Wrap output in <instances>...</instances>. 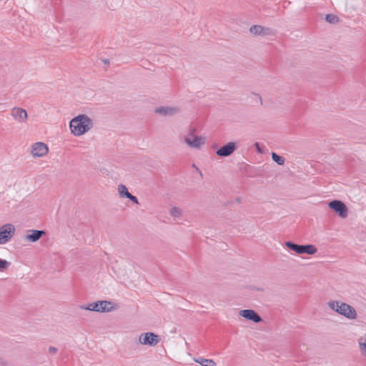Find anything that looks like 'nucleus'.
Segmentation results:
<instances>
[{"mask_svg": "<svg viewBox=\"0 0 366 366\" xmlns=\"http://www.w3.org/2000/svg\"><path fill=\"white\" fill-rule=\"evenodd\" d=\"M4 105L3 104H0V107H3Z\"/></svg>", "mask_w": 366, "mask_h": 366, "instance_id": "nucleus-31", "label": "nucleus"}, {"mask_svg": "<svg viewBox=\"0 0 366 366\" xmlns=\"http://www.w3.org/2000/svg\"><path fill=\"white\" fill-rule=\"evenodd\" d=\"M103 62L105 64H109V59H104L103 60Z\"/></svg>", "mask_w": 366, "mask_h": 366, "instance_id": "nucleus-28", "label": "nucleus"}, {"mask_svg": "<svg viewBox=\"0 0 366 366\" xmlns=\"http://www.w3.org/2000/svg\"><path fill=\"white\" fill-rule=\"evenodd\" d=\"M196 129L194 128L190 129V132L186 136L189 137L190 139H193L194 136V133L195 132Z\"/></svg>", "mask_w": 366, "mask_h": 366, "instance_id": "nucleus-25", "label": "nucleus"}, {"mask_svg": "<svg viewBox=\"0 0 366 366\" xmlns=\"http://www.w3.org/2000/svg\"><path fill=\"white\" fill-rule=\"evenodd\" d=\"M249 31L254 35L269 36L273 34L272 29L260 25H253L249 28Z\"/></svg>", "mask_w": 366, "mask_h": 366, "instance_id": "nucleus-13", "label": "nucleus"}, {"mask_svg": "<svg viewBox=\"0 0 366 366\" xmlns=\"http://www.w3.org/2000/svg\"><path fill=\"white\" fill-rule=\"evenodd\" d=\"M169 214L174 217H179L181 216L182 212L179 208L174 207L170 209Z\"/></svg>", "mask_w": 366, "mask_h": 366, "instance_id": "nucleus-21", "label": "nucleus"}, {"mask_svg": "<svg viewBox=\"0 0 366 366\" xmlns=\"http://www.w3.org/2000/svg\"><path fill=\"white\" fill-rule=\"evenodd\" d=\"M118 192L119 197L122 198H127L130 194L127 187L122 184L118 185Z\"/></svg>", "mask_w": 366, "mask_h": 366, "instance_id": "nucleus-17", "label": "nucleus"}, {"mask_svg": "<svg viewBox=\"0 0 366 366\" xmlns=\"http://www.w3.org/2000/svg\"><path fill=\"white\" fill-rule=\"evenodd\" d=\"M329 207L335 212L340 217L345 218L347 216L348 209L345 204L340 200L335 199L329 202Z\"/></svg>", "mask_w": 366, "mask_h": 366, "instance_id": "nucleus-7", "label": "nucleus"}, {"mask_svg": "<svg viewBox=\"0 0 366 366\" xmlns=\"http://www.w3.org/2000/svg\"><path fill=\"white\" fill-rule=\"evenodd\" d=\"M139 342L142 345L154 347L160 342V337L158 335H156L154 332H147L141 334L139 337Z\"/></svg>", "mask_w": 366, "mask_h": 366, "instance_id": "nucleus-6", "label": "nucleus"}, {"mask_svg": "<svg viewBox=\"0 0 366 366\" xmlns=\"http://www.w3.org/2000/svg\"><path fill=\"white\" fill-rule=\"evenodd\" d=\"M127 199H129L130 201H132L133 203H134L136 204H139V200L137 198V197L132 195L131 193L128 196Z\"/></svg>", "mask_w": 366, "mask_h": 366, "instance_id": "nucleus-23", "label": "nucleus"}, {"mask_svg": "<svg viewBox=\"0 0 366 366\" xmlns=\"http://www.w3.org/2000/svg\"><path fill=\"white\" fill-rule=\"evenodd\" d=\"M57 351H58V349L55 347L50 346L49 347V352L51 354H55L57 352Z\"/></svg>", "mask_w": 366, "mask_h": 366, "instance_id": "nucleus-26", "label": "nucleus"}, {"mask_svg": "<svg viewBox=\"0 0 366 366\" xmlns=\"http://www.w3.org/2000/svg\"><path fill=\"white\" fill-rule=\"evenodd\" d=\"M14 224L7 223L0 227V244H4L9 242L15 234Z\"/></svg>", "mask_w": 366, "mask_h": 366, "instance_id": "nucleus-5", "label": "nucleus"}, {"mask_svg": "<svg viewBox=\"0 0 366 366\" xmlns=\"http://www.w3.org/2000/svg\"><path fill=\"white\" fill-rule=\"evenodd\" d=\"M239 315L246 320H251L254 323H259L262 321L261 316L253 310H242L239 312Z\"/></svg>", "mask_w": 366, "mask_h": 366, "instance_id": "nucleus-9", "label": "nucleus"}, {"mask_svg": "<svg viewBox=\"0 0 366 366\" xmlns=\"http://www.w3.org/2000/svg\"><path fill=\"white\" fill-rule=\"evenodd\" d=\"M359 345L362 353L366 355V338L364 342H359Z\"/></svg>", "mask_w": 366, "mask_h": 366, "instance_id": "nucleus-22", "label": "nucleus"}, {"mask_svg": "<svg viewBox=\"0 0 366 366\" xmlns=\"http://www.w3.org/2000/svg\"><path fill=\"white\" fill-rule=\"evenodd\" d=\"M69 127L74 135L81 136L92 128L93 121L86 114H79L71 120Z\"/></svg>", "mask_w": 366, "mask_h": 366, "instance_id": "nucleus-1", "label": "nucleus"}, {"mask_svg": "<svg viewBox=\"0 0 366 366\" xmlns=\"http://www.w3.org/2000/svg\"><path fill=\"white\" fill-rule=\"evenodd\" d=\"M254 95L259 99L260 102L262 103V97H261V96L259 94H255Z\"/></svg>", "mask_w": 366, "mask_h": 366, "instance_id": "nucleus-27", "label": "nucleus"}, {"mask_svg": "<svg viewBox=\"0 0 366 366\" xmlns=\"http://www.w3.org/2000/svg\"><path fill=\"white\" fill-rule=\"evenodd\" d=\"M272 159L276 162L278 165H283L285 164V159L283 157L277 154V153L272 152L271 154Z\"/></svg>", "mask_w": 366, "mask_h": 366, "instance_id": "nucleus-18", "label": "nucleus"}, {"mask_svg": "<svg viewBox=\"0 0 366 366\" xmlns=\"http://www.w3.org/2000/svg\"><path fill=\"white\" fill-rule=\"evenodd\" d=\"M197 171L198 172V174H199V175L202 177V173L198 168H197Z\"/></svg>", "mask_w": 366, "mask_h": 366, "instance_id": "nucleus-29", "label": "nucleus"}, {"mask_svg": "<svg viewBox=\"0 0 366 366\" xmlns=\"http://www.w3.org/2000/svg\"><path fill=\"white\" fill-rule=\"evenodd\" d=\"M328 305L333 311L348 320H355L357 317V312L355 308L345 302L332 300L328 302Z\"/></svg>", "mask_w": 366, "mask_h": 366, "instance_id": "nucleus-2", "label": "nucleus"}, {"mask_svg": "<svg viewBox=\"0 0 366 366\" xmlns=\"http://www.w3.org/2000/svg\"><path fill=\"white\" fill-rule=\"evenodd\" d=\"M285 246L298 254H315L317 252V247L313 244H298L292 241L285 242Z\"/></svg>", "mask_w": 366, "mask_h": 366, "instance_id": "nucleus-4", "label": "nucleus"}, {"mask_svg": "<svg viewBox=\"0 0 366 366\" xmlns=\"http://www.w3.org/2000/svg\"><path fill=\"white\" fill-rule=\"evenodd\" d=\"M325 21L330 24H335L340 21V19L337 15L329 14L325 16Z\"/></svg>", "mask_w": 366, "mask_h": 366, "instance_id": "nucleus-19", "label": "nucleus"}, {"mask_svg": "<svg viewBox=\"0 0 366 366\" xmlns=\"http://www.w3.org/2000/svg\"><path fill=\"white\" fill-rule=\"evenodd\" d=\"M11 115L19 122H24L27 119V112L22 108H14Z\"/></svg>", "mask_w": 366, "mask_h": 366, "instance_id": "nucleus-15", "label": "nucleus"}, {"mask_svg": "<svg viewBox=\"0 0 366 366\" xmlns=\"http://www.w3.org/2000/svg\"><path fill=\"white\" fill-rule=\"evenodd\" d=\"M10 265V262L0 258V272H3L6 271Z\"/></svg>", "mask_w": 366, "mask_h": 366, "instance_id": "nucleus-20", "label": "nucleus"}, {"mask_svg": "<svg viewBox=\"0 0 366 366\" xmlns=\"http://www.w3.org/2000/svg\"><path fill=\"white\" fill-rule=\"evenodd\" d=\"M46 234L45 230L29 229L24 237V240L29 242H36Z\"/></svg>", "mask_w": 366, "mask_h": 366, "instance_id": "nucleus-11", "label": "nucleus"}, {"mask_svg": "<svg viewBox=\"0 0 366 366\" xmlns=\"http://www.w3.org/2000/svg\"><path fill=\"white\" fill-rule=\"evenodd\" d=\"M184 142L192 148H199L201 145L205 143V138L196 136L193 139H190L189 137H185Z\"/></svg>", "mask_w": 366, "mask_h": 366, "instance_id": "nucleus-14", "label": "nucleus"}, {"mask_svg": "<svg viewBox=\"0 0 366 366\" xmlns=\"http://www.w3.org/2000/svg\"><path fill=\"white\" fill-rule=\"evenodd\" d=\"M49 152L47 145L43 142H36L32 145V155L35 157H41Z\"/></svg>", "mask_w": 366, "mask_h": 366, "instance_id": "nucleus-10", "label": "nucleus"}, {"mask_svg": "<svg viewBox=\"0 0 366 366\" xmlns=\"http://www.w3.org/2000/svg\"><path fill=\"white\" fill-rule=\"evenodd\" d=\"M254 146L255 147L256 149H257V152L259 154H263L264 153V149L260 147V144L259 142H255L254 144Z\"/></svg>", "mask_w": 366, "mask_h": 366, "instance_id": "nucleus-24", "label": "nucleus"}, {"mask_svg": "<svg viewBox=\"0 0 366 366\" xmlns=\"http://www.w3.org/2000/svg\"><path fill=\"white\" fill-rule=\"evenodd\" d=\"M80 308L97 312H109L117 310L118 305L111 301L98 300L86 305H81Z\"/></svg>", "mask_w": 366, "mask_h": 366, "instance_id": "nucleus-3", "label": "nucleus"}, {"mask_svg": "<svg viewBox=\"0 0 366 366\" xmlns=\"http://www.w3.org/2000/svg\"><path fill=\"white\" fill-rule=\"evenodd\" d=\"M194 361L202 366H216V362L212 359H205L202 357L194 359Z\"/></svg>", "mask_w": 366, "mask_h": 366, "instance_id": "nucleus-16", "label": "nucleus"}, {"mask_svg": "<svg viewBox=\"0 0 366 366\" xmlns=\"http://www.w3.org/2000/svg\"><path fill=\"white\" fill-rule=\"evenodd\" d=\"M180 109L178 107H159L155 109L154 112L162 116H174L179 113Z\"/></svg>", "mask_w": 366, "mask_h": 366, "instance_id": "nucleus-12", "label": "nucleus"}, {"mask_svg": "<svg viewBox=\"0 0 366 366\" xmlns=\"http://www.w3.org/2000/svg\"><path fill=\"white\" fill-rule=\"evenodd\" d=\"M237 149L236 142H229L217 149L216 154L220 157H227L230 156Z\"/></svg>", "mask_w": 366, "mask_h": 366, "instance_id": "nucleus-8", "label": "nucleus"}, {"mask_svg": "<svg viewBox=\"0 0 366 366\" xmlns=\"http://www.w3.org/2000/svg\"><path fill=\"white\" fill-rule=\"evenodd\" d=\"M213 149H215L217 147V145L216 144H213L212 147Z\"/></svg>", "mask_w": 366, "mask_h": 366, "instance_id": "nucleus-30", "label": "nucleus"}]
</instances>
